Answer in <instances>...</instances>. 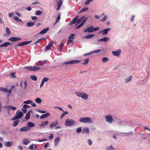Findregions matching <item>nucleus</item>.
<instances>
[{"label": "nucleus", "mask_w": 150, "mask_h": 150, "mask_svg": "<svg viewBox=\"0 0 150 150\" xmlns=\"http://www.w3.org/2000/svg\"><path fill=\"white\" fill-rule=\"evenodd\" d=\"M106 121L108 123H111L113 121V118L110 115H107L105 116Z\"/></svg>", "instance_id": "nucleus-9"}, {"label": "nucleus", "mask_w": 150, "mask_h": 150, "mask_svg": "<svg viewBox=\"0 0 150 150\" xmlns=\"http://www.w3.org/2000/svg\"><path fill=\"white\" fill-rule=\"evenodd\" d=\"M37 111L40 113H45L46 112V111L42 110L39 109L37 110Z\"/></svg>", "instance_id": "nucleus-62"}, {"label": "nucleus", "mask_w": 150, "mask_h": 150, "mask_svg": "<svg viewBox=\"0 0 150 150\" xmlns=\"http://www.w3.org/2000/svg\"><path fill=\"white\" fill-rule=\"evenodd\" d=\"M0 91L5 93H7V89L2 87H0Z\"/></svg>", "instance_id": "nucleus-42"}, {"label": "nucleus", "mask_w": 150, "mask_h": 150, "mask_svg": "<svg viewBox=\"0 0 150 150\" xmlns=\"http://www.w3.org/2000/svg\"><path fill=\"white\" fill-rule=\"evenodd\" d=\"M63 111V113L61 114L60 116V118L61 119H62L66 115L68 114V112L67 111Z\"/></svg>", "instance_id": "nucleus-38"}, {"label": "nucleus", "mask_w": 150, "mask_h": 150, "mask_svg": "<svg viewBox=\"0 0 150 150\" xmlns=\"http://www.w3.org/2000/svg\"><path fill=\"white\" fill-rule=\"evenodd\" d=\"M31 42H32V41H26L22 42L20 43L21 46H24L25 45H27V44H28L30 43Z\"/></svg>", "instance_id": "nucleus-22"}, {"label": "nucleus", "mask_w": 150, "mask_h": 150, "mask_svg": "<svg viewBox=\"0 0 150 150\" xmlns=\"http://www.w3.org/2000/svg\"><path fill=\"white\" fill-rule=\"evenodd\" d=\"M16 115L11 118V121L15 120L20 119L23 116V113L21 111L18 112V111H17L16 112Z\"/></svg>", "instance_id": "nucleus-6"}, {"label": "nucleus", "mask_w": 150, "mask_h": 150, "mask_svg": "<svg viewBox=\"0 0 150 150\" xmlns=\"http://www.w3.org/2000/svg\"><path fill=\"white\" fill-rule=\"evenodd\" d=\"M14 19L16 21H17L18 22H22L21 20L18 17L16 16H15L13 17Z\"/></svg>", "instance_id": "nucleus-41"}, {"label": "nucleus", "mask_w": 150, "mask_h": 150, "mask_svg": "<svg viewBox=\"0 0 150 150\" xmlns=\"http://www.w3.org/2000/svg\"><path fill=\"white\" fill-rule=\"evenodd\" d=\"M81 62L78 60H72L66 62L62 63L63 65H68L70 64H74L79 63Z\"/></svg>", "instance_id": "nucleus-8"}, {"label": "nucleus", "mask_w": 150, "mask_h": 150, "mask_svg": "<svg viewBox=\"0 0 150 150\" xmlns=\"http://www.w3.org/2000/svg\"><path fill=\"white\" fill-rule=\"evenodd\" d=\"M94 35H93L92 34H90L84 37V38H86V39H91L94 36Z\"/></svg>", "instance_id": "nucleus-31"}, {"label": "nucleus", "mask_w": 150, "mask_h": 150, "mask_svg": "<svg viewBox=\"0 0 150 150\" xmlns=\"http://www.w3.org/2000/svg\"><path fill=\"white\" fill-rule=\"evenodd\" d=\"M21 40V38L18 37H12L8 39V40L11 42H16L20 40Z\"/></svg>", "instance_id": "nucleus-12"}, {"label": "nucleus", "mask_w": 150, "mask_h": 150, "mask_svg": "<svg viewBox=\"0 0 150 150\" xmlns=\"http://www.w3.org/2000/svg\"><path fill=\"white\" fill-rule=\"evenodd\" d=\"M15 73H11L10 74L9 76L12 78H15L16 77V76H15Z\"/></svg>", "instance_id": "nucleus-44"}, {"label": "nucleus", "mask_w": 150, "mask_h": 150, "mask_svg": "<svg viewBox=\"0 0 150 150\" xmlns=\"http://www.w3.org/2000/svg\"><path fill=\"white\" fill-rule=\"evenodd\" d=\"M134 18H135V16H134V15H132V17L131 18V19H130L131 21V22H134Z\"/></svg>", "instance_id": "nucleus-64"}, {"label": "nucleus", "mask_w": 150, "mask_h": 150, "mask_svg": "<svg viewBox=\"0 0 150 150\" xmlns=\"http://www.w3.org/2000/svg\"><path fill=\"white\" fill-rule=\"evenodd\" d=\"M30 128L28 126H24L21 128L19 129V131L21 132H26L29 130Z\"/></svg>", "instance_id": "nucleus-14"}, {"label": "nucleus", "mask_w": 150, "mask_h": 150, "mask_svg": "<svg viewBox=\"0 0 150 150\" xmlns=\"http://www.w3.org/2000/svg\"><path fill=\"white\" fill-rule=\"evenodd\" d=\"M49 29L48 27L47 28H46L44 29L41 31L39 33V34H44L46 33L47 31L49 30Z\"/></svg>", "instance_id": "nucleus-20"}, {"label": "nucleus", "mask_w": 150, "mask_h": 150, "mask_svg": "<svg viewBox=\"0 0 150 150\" xmlns=\"http://www.w3.org/2000/svg\"><path fill=\"white\" fill-rule=\"evenodd\" d=\"M117 123L120 125L121 126H125L126 125H130V121H127L126 120H118L117 121Z\"/></svg>", "instance_id": "nucleus-7"}, {"label": "nucleus", "mask_w": 150, "mask_h": 150, "mask_svg": "<svg viewBox=\"0 0 150 150\" xmlns=\"http://www.w3.org/2000/svg\"><path fill=\"white\" fill-rule=\"evenodd\" d=\"M30 77L31 79L34 81H36L37 80V77L34 75H31Z\"/></svg>", "instance_id": "nucleus-36"}, {"label": "nucleus", "mask_w": 150, "mask_h": 150, "mask_svg": "<svg viewBox=\"0 0 150 150\" xmlns=\"http://www.w3.org/2000/svg\"><path fill=\"white\" fill-rule=\"evenodd\" d=\"M50 115V113H47L45 114L42 115L40 117V118L42 119L45 118Z\"/></svg>", "instance_id": "nucleus-21"}, {"label": "nucleus", "mask_w": 150, "mask_h": 150, "mask_svg": "<svg viewBox=\"0 0 150 150\" xmlns=\"http://www.w3.org/2000/svg\"><path fill=\"white\" fill-rule=\"evenodd\" d=\"M88 144L89 145H91L92 144V141L90 139H89L88 140Z\"/></svg>", "instance_id": "nucleus-63"}, {"label": "nucleus", "mask_w": 150, "mask_h": 150, "mask_svg": "<svg viewBox=\"0 0 150 150\" xmlns=\"http://www.w3.org/2000/svg\"><path fill=\"white\" fill-rule=\"evenodd\" d=\"M20 121L19 120H16V121H15L12 124V126L13 127H16L17 125H18V124L19 122Z\"/></svg>", "instance_id": "nucleus-32"}, {"label": "nucleus", "mask_w": 150, "mask_h": 150, "mask_svg": "<svg viewBox=\"0 0 150 150\" xmlns=\"http://www.w3.org/2000/svg\"><path fill=\"white\" fill-rule=\"evenodd\" d=\"M82 128L81 127H80L78 128L76 130V132L77 133H79L81 131Z\"/></svg>", "instance_id": "nucleus-54"}, {"label": "nucleus", "mask_w": 150, "mask_h": 150, "mask_svg": "<svg viewBox=\"0 0 150 150\" xmlns=\"http://www.w3.org/2000/svg\"><path fill=\"white\" fill-rule=\"evenodd\" d=\"M107 17H108V16L107 15H105L104 17H103V18L101 19V20H100L102 22L104 21H105L106 20Z\"/></svg>", "instance_id": "nucleus-53"}, {"label": "nucleus", "mask_w": 150, "mask_h": 150, "mask_svg": "<svg viewBox=\"0 0 150 150\" xmlns=\"http://www.w3.org/2000/svg\"><path fill=\"white\" fill-rule=\"evenodd\" d=\"M81 97L83 99L86 100L88 98V96L87 94L83 92Z\"/></svg>", "instance_id": "nucleus-24"}, {"label": "nucleus", "mask_w": 150, "mask_h": 150, "mask_svg": "<svg viewBox=\"0 0 150 150\" xmlns=\"http://www.w3.org/2000/svg\"><path fill=\"white\" fill-rule=\"evenodd\" d=\"M88 10V7L83 8L79 12V13H80L83 12H86Z\"/></svg>", "instance_id": "nucleus-29"}, {"label": "nucleus", "mask_w": 150, "mask_h": 150, "mask_svg": "<svg viewBox=\"0 0 150 150\" xmlns=\"http://www.w3.org/2000/svg\"><path fill=\"white\" fill-rule=\"evenodd\" d=\"M105 149L106 150H115L114 148L112 145H110L109 147H106Z\"/></svg>", "instance_id": "nucleus-37"}, {"label": "nucleus", "mask_w": 150, "mask_h": 150, "mask_svg": "<svg viewBox=\"0 0 150 150\" xmlns=\"http://www.w3.org/2000/svg\"><path fill=\"white\" fill-rule=\"evenodd\" d=\"M93 27L94 26H93L88 27L86 29L84 30L83 31L85 32H87L88 33H89L90 32H93L94 31H96L100 29V28L99 27L93 28Z\"/></svg>", "instance_id": "nucleus-4"}, {"label": "nucleus", "mask_w": 150, "mask_h": 150, "mask_svg": "<svg viewBox=\"0 0 150 150\" xmlns=\"http://www.w3.org/2000/svg\"><path fill=\"white\" fill-rule=\"evenodd\" d=\"M23 68L29 71H38L41 68L39 67L36 66H25Z\"/></svg>", "instance_id": "nucleus-2"}, {"label": "nucleus", "mask_w": 150, "mask_h": 150, "mask_svg": "<svg viewBox=\"0 0 150 150\" xmlns=\"http://www.w3.org/2000/svg\"><path fill=\"white\" fill-rule=\"evenodd\" d=\"M86 16L84 15L81 16L80 18L78 19L79 16H77L70 22L69 24V25H71L75 23H76V25L79 24L80 23V24L78 25L76 28V29L79 28L83 26L87 21L88 18H86Z\"/></svg>", "instance_id": "nucleus-1"}, {"label": "nucleus", "mask_w": 150, "mask_h": 150, "mask_svg": "<svg viewBox=\"0 0 150 150\" xmlns=\"http://www.w3.org/2000/svg\"><path fill=\"white\" fill-rule=\"evenodd\" d=\"M4 108L7 109L8 110H15L16 109V107L11 105H5L4 107Z\"/></svg>", "instance_id": "nucleus-13"}, {"label": "nucleus", "mask_w": 150, "mask_h": 150, "mask_svg": "<svg viewBox=\"0 0 150 150\" xmlns=\"http://www.w3.org/2000/svg\"><path fill=\"white\" fill-rule=\"evenodd\" d=\"M32 103V101L31 100H27L23 102V103L26 104H29Z\"/></svg>", "instance_id": "nucleus-48"}, {"label": "nucleus", "mask_w": 150, "mask_h": 150, "mask_svg": "<svg viewBox=\"0 0 150 150\" xmlns=\"http://www.w3.org/2000/svg\"><path fill=\"white\" fill-rule=\"evenodd\" d=\"M60 14H59L57 16V17L56 19V23L59 22L60 19Z\"/></svg>", "instance_id": "nucleus-49"}, {"label": "nucleus", "mask_w": 150, "mask_h": 150, "mask_svg": "<svg viewBox=\"0 0 150 150\" xmlns=\"http://www.w3.org/2000/svg\"><path fill=\"white\" fill-rule=\"evenodd\" d=\"M63 0H59L57 3L58 8L57 9H59L61 7L62 4V1Z\"/></svg>", "instance_id": "nucleus-28"}, {"label": "nucleus", "mask_w": 150, "mask_h": 150, "mask_svg": "<svg viewBox=\"0 0 150 150\" xmlns=\"http://www.w3.org/2000/svg\"><path fill=\"white\" fill-rule=\"evenodd\" d=\"M6 32L8 34H10V33H11L10 30V29H9V28H8L7 27H6Z\"/></svg>", "instance_id": "nucleus-55"}, {"label": "nucleus", "mask_w": 150, "mask_h": 150, "mask_svg": "<svg viewBox=\"0 0 150 150\" xmlns=\"http://www.w3.org/2000/svg\"><path fill=\"white\" fill-rule=\"evenodd\" d=\"M75 121L72 119H67L65 122V125L66 127H69L73 126L75 124Z\"/></svg>", "instance_id": "nucleus-3"}, {"label": "nucleus", "mask_w": 150, "mask_h": 150, "mask_svg": "<svg viewBox=\"0 0 150 150\" xmlns=\"http://www.w3.org/2000/svg\"><path fill=\"white\" fill-rule=\"evenodd\" d=\"M34 146V144H32L29 146L28 148L30 149H34V148H33Z\"/></svg>", "instance_id": "nucleus-59"}, {"label": "nucleus", "mask_w": 150, "mask_h": 150, "mask_svg": "<svg viewBox=\"0 0 150 150\" xmlns=\"http://www.w3.org/2000/svg\"><path fill=\"white\" fill-rule=\"evenodd\" d=\"M83 92H76V94L79 97H81Z\"/></svg>", "instance_id": "nucleus-43"}, {"label": "nucleus", "mask_w": 150, "mask_h": 150, "mask_svg": "<svg viewBox=\"0 0 150 150\" xmlns=\"http://www.w3.org/2000/svg\"><path fill=\"white\" fill-rule=\"evenodd\" d=\"M30 115H28L26 114V116L24 118L26 120H28L30 118Z\"/></svg>", "instance_id": "nucleus-60"}, {"label": "nucleus", "mask_w": 150, "mask_h": 150, "mask_svg": "<svg viewBox=\"0 0 150 150\" xmlns=\"http://www.w3.org/2000/svg\"><path fill=\"white\" fill-rule=\"evenodd\" d=\"M109 60V59L106 57H104L102 59V61L104 62H106Z\"/></svg>", "instance_id": "nucleus-46"}, {"label": "nucleus", "mask_w": 150, "mask_h": 150, "mask_svg": "<svg viewBox=\"0 0 150 150\" xmlns=\"http://www.w3.org/2000/svg\"><path fill=\"white\" fill-rule=\"evenodd\" d=\"M12 144V142H6L5 144V145L6 146L9 147L11 146Z\"/></svg>", "instance_id": "nucleus-40"}, {"label": "nucleus", "mask_w": 150, "mask_h": 150, "mask_svg": "<svg viewBox=\"0 0 150 150\" xmlns=\"http://www.w3.org/2000/svg\"><path fill=\"white\" fill-rule=\"evenodd\" d=\"M46 38H45V37H43V38H40V39H39L37 41H36L34 43V44H38V43H39L42 40H44V39H45Z\"/></svg>", "instance_id": "nucleus-39"}, {"label": "nucleus", "mask_w": 150, "mask_h": 150, "mask_svg": "<svg viewBox=\"0 0 150 150\" xmlns=\"http://www.w3.org/2000/svg\"><path fill=\"white\" fill-rule=\"evenodd\" d=\"M121 50L120 49L118 50L117 51H113L112 52V54L113 55L116 57H119L121 54Z\"/></svg>", "instance_id": "nucleus-11"}, {"label": "nucleus", "mask_w": 150, "mask_h": 150, "mask_svg": "<svg viewBox=\"0 0 150 150\" xmlns=\"http://www.w3.org/2000/svg\"><path fill=\"white\" fill-rule=\"evenodd\" d=\"M35 101L38 103H40L42 101V100L40 98H38L35 99Z\"/></svg>", "instance_id": "nucleus-34"}, {"label": "nucleus", "mask_w": 150, "mask_h": 150, "mask_svg": "<svg viewBox=\"0 0 150 150\" xmlns=\"http://www.w3.org/2000/svg\"><path fill=\"white\" fill-rule=\"evenodd\" d=\"M30 143V142L27 139H23L22 141V143L25 145H26Z\"/></svg>", "instance_id": "nucleus-23"}, {"label": "nucleus", "mask_w": 150, "mask_h": 150, "mask_svg": "<svg viewBox=\"0 0 150 150\" xmlns=\"http://www.w3.org/2000/svg\"><path fill=\"white\" fill-rule=\"evenodd\" d=\"M79 121L81 122L85 123H90L92 122V121L89 117H81L79 119Z\"/></svg>", "instance_id": "nucleus-5"}, {"label": "nucleus", "mask_w": 150, "mask_h": 150, "mask_svg": "<svg viewBox=\"0 0 150 150\" xmlns=\"http://www.w3.org/2000/svg\"><path fill=\"white\" fill-rule=\"evenodd\" d=\"M132 75L129 76L128 78L125 79V82L126 83L129 82L132 80Z\"/></svg>", "instance_id": "nucleus-35"}, {"label": "nucleus", "mask_w": 150, "mask_h": 150, "mask_svg": "<svg viewBox=\"0 0 150 150\" xmlns=\"http://www.w3.org/2000/svg\"><path fill=\"white\" fill-rule=\"evenodd\" d=\"M12 44L10 42H6L3 44L0 45V47H6L8 45H11Z\"/></svg>", "instance_id": "nucleus-15"}, {"label": "nucleus", "mask_w": 150, "mask_h": 150, "mask_svg": "<svg viewBox=\"0 0 150 150\" xmlns=\"http://www.w3.org/2000/svg\"><path fill=\"white\" fill-rule=\"evenodd\" d=\"M75 34H71L69 37L68 39L73 40L74 39Z\"/></svg>", "instance_id": "nucleus-33"}, {"label": "nucleus", "mask_w": 150, "mask_h": 150, "mask_svg": "<svg viewBox=\"0 0 150 150\" xmlns=\"http://www.w3.org/2000/svg\"><path fill=\"white\" fill-rule=\"evenodd\" d=\"M102 51L101 49H100L92 51L93 54L94 53H98Z\"/></svg>", "instance_id": "nucleus-50"}, {"label": "nucleus", "mask_w": 150, "mask_h": 150, "mask_svg": "<svg viewBox=\"0 0 150 150\" xmlns=\"http://www.w3.org/2000/svg\"><path fill=\"white\" fill-rule=\"evenodd\" d=\"M35 23V22H28L26 26L28 27H31L34 25Z\"/></svg>", "instance_id": "nucleus-30"}, {"label": "nucleus", "mask_w": 150, "mask_h": 150, "mask_svg": "<svg viewBox=\"0 0 150 150\" xmlns=\"http://www.w3.org/2000/svg\"><path fill=\"white\" fill-rule=\"evenodd\" d=\"M42 61H39L37 63V65L38 66H42Z\"/></svg>", "instance_id": "nucleus-56"}, {"label": "nucleus", "mask_w": 150, "mask_h": 150, "mask_svg": "<svg viewBox=\"0 0 150 150\" xmlns=\"http://www.w3.org/2000/svg\"><path fill=\"white\" fill-rule=\"evenodd\" d=\"M53 41L52 40L51 42L49 43L46 47L45 51H47L49 50L50 49L51 47L53 45Z\"/></svg>", "instance_id": "nucleus-10"}, {"label": "nucleus", "mask_w": 150, "mask_h": 150, "mask_svg": "<svg viewBox=\"0 0 150 150\" xmlns=\"http://www.w3.org/2000/svg\"><path fill=\"white\" fill-rule=\"evenodd\" d=\"M89 132V128L87 127L83 128L82 131V134H88Z\"/></svg>", "instance_id": "nucleus-18"}, {"label": "nucleus", "mask_w": 150, "mask_h": 150, "mask_svg": "<svg viewBox=\"0 0 150 150\" xmlns=\"http://www.w3.org/2000/svg\"><path fill=\"white\" fill-rule=\"evenodd\" d=\"M30 106H29V105L26 104H24L23 106V108L26 109L28 108H30Z\"/></svg>", "instance_id": "nucleus-61"}, {"label": "nucleus", "mask_w": 150, "mask_h": 150, "mask_svg": "<svg viewBox=\"0 0 150 150\" xmlns=\"http://www.w3.org/2000/svg\"><path fill=\"white\" fill-rule=\"evenodd\" d=\"M49 123V122L48 121H46L42 122L40 125V127H43L45 126L48 125Z\"/></svg>", "instance_id": "nucleus-26"}, {"label": "nucleus", "mask_w": 150, "mask_h": 150, "mask_svg": "<svg viewBox=\"0 0 150 150\" xmlns=\"http://www.w3.org/2000/svg\"><path fill=\"white\" fill-rule=\"evenodd\" d=\"M53 134L52 133L50 134V136L48 137L49 139L50 140H52L53 139Z\"/></svg>", "instance_id": "nucleus-57"}, {"label": "nucleus", "mask_w": 150, "mask_h": 150, "mask_svg": "<svg viewBox=\"0 0 150 150\" xmlns=\"http://www.w3.org/2000/svg\"><path fill=\"white\" fill-rule=\"evenodd\" d=\"M89 61L88 59L87 58L84 60V62L82 64L83 65H86L87 64Z\"/></svg>", "instance_id": "nucleus-47"}, {"label": "nucleus", "mask_w": 150, "mask_h": 150, "mask_svg": "<svg viewBox=\"0 0 150 150\" xmlns=\"http://www.w3.org/2000/svg\"><path fill=\"white\" fill-rule=\"evenodd\" d=\"M111 28H107L106 29L104 30L103 31H101V32L98 34H100V33L102 32L103 35H106L107 34L109 31L110 30H111Z\"/></svg>", "instance_id": "nucleus-17"}, {"label": "nucleus", "mask_w": 150, "mask_h": 150, "mask_svg": "<svg viewBox=\"0 0 150 150\" xmlns=\"http://www.w3.org/2000/svg\"><path fill=\"white\" fill-rule=\"evenodd\" d=\"M110 40V38H107V37H105L103 38H102V39H99L98 41H103V42H106Z\"/></svg>", "instance_id": "nucleus-19"}, {"label": "nucleus", "mask_w": 150, "mask_h": 150, "mask_svg": "<svg viewBox=\"0 0 150 150\" xmlns=\"http://www.w3.org/2000/svg\"><path fill=\"white\" fill-rule=\"evenodd\" d=\"M27 125L28 127H33L35 126V125L32 122H28L27 124Z\"/></svg>", "instance_id": "nucleus-25"}, {"label": "nucleus", "mask_w": 150, "mask_h": 150, "mask_svg": "<svg viewBox=\"0 0 150 150\" xmlns=\"http://www.w3.org/2000/svg\"><path fill=\"white\" fill-rule=\"evenodd\" d=\"M59 137H57L55 139L54 141V144L55 146H56L58 145V143L59 141Z\"/></svg>", "instance_id": "nucleus-27"}, {"label": "nucleus", "mask_w": 150, "mask_h": 150, "mask_svg": "<svg viewBox=\"0 0 150 150\" xmlns=\"http://www.w3.org/2000/svg\"><path fill=\"white\" fill-rule=\"evenodd\" d=\"M42 13V12L40 10H38L36 11L35 14L37 15H40Z\"/></svg>", "instance_id": "nucleus-45"}, {"label": "nucleus", "mask_w": 150, "mask_h": 150, "mask_svg": "<svg viewBox=\"0 0 150 150\" xmlns=\"http://www.w3.org/2000/svg\"><path fill=\"white\" fill-rule=\"evenodd\" d=\"M49 79L47 77H45L43 78L42 79V81H43L44 82H47V81H49Z\"/></svg>", "instance_id": "nucleus-58"}, {"label": "nucleus", "mask_w": 150, "mask_h": 150, "mask_svg": "<svg viewBox=\"0 0 150 150\" xmlns=\"http://www.w3.org/2000/svg\"><path fill=\"white\" fill-rule=\"evenodd\" d=\"M58 124V122L57 120L51 123L50 126V128H52L53 127H56Z\"/></svg>", "instance_id": "nucleus-16"}, {"label": "nucleus", "mask_w": 150, "mask_h": 150, "mask_svg": "<svg viewBox=\"0 0 150 150\" xmlns=\"http://www.w3.org/2000/svg\"><path fill=\"white\" fill-rule=\"evenodd\" d=\"M93 54V52L92 51H91L89 52H88V53H85L83 54V56H86L89 55H90L91 54Z\"/></svg>", "instance_id": "nucleus-52"}, {"label": "nucleus", "mask_w": 150, "mask_h": 150, "mask_svg": "<svg viewBox=\"0 0 150 150\" xmlns=\"http://www.w3.org/2000/svg\"><path fill=\"white\" fill-rule=\"evenodd\" d=\"M24 89L25 90H26L27 88V86H28V83H27V81H25L24 82Z\"/></svg>", "instance_id": "nucleus-51"}]
</instances>
